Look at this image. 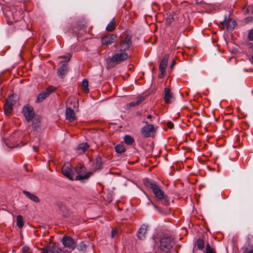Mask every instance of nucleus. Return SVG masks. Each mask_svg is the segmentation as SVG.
I'll return each mask as SVG.
<instances>
[{
    "label": "nucleus",
    "mask_w": 253,
    "mask_h": 253,
    "mask_svg": "<svg viewBox=\"0 0 253 253\" xmlns=\"http://www.w3.org/2000/svg\"><path fill=\"white\" fill-rule=\"evenodd\" d=\"M116 28L115 20L113 18L111 22L107 25L106 30L108 32H112Z\"/></svg>",
    "instance_id": "393cba45"
},
{
    "label": "nucleus",
    "mask_w": 253,
    "mask_h": 253,
    "mask_svg": "<svg viewBox=\"0 0 253 253\" xmlns=\"http://www.w3.org/2000/svg\"><path fill=\"white\" fill-rule=\"evenodd\" d=\"M221 24L223 29L231 31L235 28L236 23L235 20L231 19H228L227 20L225 19L224 21L221 22Z\"/></svg>",
    "instance_id": "4468645a"
},
{
    "label": "nucleus",
    "mask_w": 253,
    "mask_h": 253,
    "mask_svg": "<svg viewBox=\"0 0 253 253\" xmlns=\"http://www.w3.org/2000/svg\"><path fill=\"white\" fill-rule=\"evenodd\" d=\"M33 149H34V150L36 152L38 151V147H37L36 146H33Z\"/></svg>",
    "instance_id": "de8ad7c7"
},
{
    "label": "nucleus",
    "mask_w": 253,
    "mask_h": 253,
    "mask_svg": "<svg viewBox=\"0 0 253 253\" xmlns=\"http://www.w3.org/2000/svg\"><path fill=\"white\" fill-rule=\"evenodd\" d=\"M238 118H242L243 117V116L242 115V114L241 115H238L237 116Z\"/></svg>",
    "instance_id": "603ef678"
},
{
    "label": "nucleus",
    "mask_w": 253,
    "mask_h": 253,
    "mask_svg": "<svg viewBox=\"0 0 253 253\" xmlns=\"http://www.w3.org/2000/svg\"><path fill=\"white\" fill-rule=\"evenodd\" d=\"M61 241L65 248H67L71 250H74L76 247L75 242L70 236H64Z\"/></svg>",
    "instance_id": "9b49d317"
},
{
    "label": "nucleus",
    "mask_w": 253,
    "mask_h": 253,
    "mask_svg": "<svg viewBox=\"0 0 253 253\" xmlns=\"http://www.w3.org/2000/svg\"><path fill=\"white\" fill-rule=\"evenodd\" d=\"M68 71V65L66 63H63L60 67L57 69V75L60 78H63L64 76L66 74Z\"/></svg>",
    "instance_id": "2eb2a0df"
},
{
    "label": "nucleus",
    "mask_w": 253,
    "mask_h": 253,
    "mask_svg": "<svg viewBox=\"0 0 253 253\" xmlns=\"http://www.w3.org/2000/svg\"><path fill=\"white\" fill-rule=\"evenodd\" d=\"M129 58L130 57L127 52L122 51H120V50H119L118 52L113 55L111 57L110 61L116 64H119L126 60Z\"/></svg>",
    "instance_id": "0eeeda50"
},
{
    "label": "nucleus",
    "mask_w": 253,
    "mask_h": 253,
    "mask_svg": "<svg viewBox=\"0 0 253 253\" xmlns=\"http://www.w3.org/2000/svg\"><path fill=\"white\" fill-rule=\"evenodd\" d=\"M62 172L63 174L69 179L71 180H74L73 176L74 172L73 171L72 166L70 165H64L62 169Z\"/></svg>",
    "instance_id": "ddd939ff"
},
{
    "label": "nucleus",
    "mask_w": 253,
    "mask_h": 253,
    "mask_svg": "<svg viewBox=\"0 0 253 253\" xmlns=\"http://www.w3.org/2000/svg\"><path fill=\"white\" fill-rule=\"evenodd\" d=\"M251 62H252V63L253 64V56L252 57V61H251Z\"/></svg>",
    "instance_id": "864d4df0"
},
{
    "label": "nucleus",
    "mask_w": 253,
    "mask_h": 253,
    "mask_svg": "<svg viewBox=\"0 0 253 253\" xmlns=\"http://www.w3.org/2000/svg\"><path fill=\"white\" fill-rule=\"evenodd\" d=\"M147 125L142 127L141 129V132L142 136L145 138H148L151 136L152 134H154L156 132V129L153 125H148L147 122H143Z\"/></svg>",
    "instance_id": "1a4fd4ad"
},
{
    "label": "nucleus",
    "mask_w": 253,
    "mask_h": 253,
    "mask_svg": "<svg viewBox=\"0 0 253 253\" xmlns=\"http://www.w3.org/2000/svg\"><path fill=\"white\" fill-rule=\"evenodd\" d=\"M33 108L29 105H26L23 107V111H33Z\"/></svg>",
    "instance_id": "c9c22d12"
},
{
    "label": "nucleus",
    "mask_w": 253,
    "mask_h": 253,
    "mask_svg": "<svg viewBox=\"0 0 253 253\" xmlns=\"http://www.w3.org/2000/svg\"><path fill=\"white\" fill-rule=\"evenodd\" d=\"M175 61L174 60H173L170 65V68L172 69V67L175 65Z\"/></svg>",
    "instance_id": "37998d69"
},
{
    "label": "nucleus",
    "mask_w": 253,
    "mask_h": 253,
    "mask_svg": "<svg viewBox=\"0 0 253 253\" xmlns=\"http://www.w3.org/2000/svg\"><path fill=\"white\" fill-rule=\"evenodd\" d=\"M145 100V98L142 97H139L136 100L132 101L126 105V109L128 110L132 107H135L138 105L141 102Z\"/></svg>",
    "instance_id": "aec40b11"
},
{
    "label": "nucleus",
    "mask_w": 253,
    "mask_h": 253,
    "mask_svg": "<svg viewBox=\"0 0 253 253\" xmlns=\"http://www.w3.org/2000/svg\"><path fill=\"white\" fill-rule=\"evenodd\" d=\"M131 44V36L127 34H124L120 38L119 50L120 51L127 52L130 49Z\"/></svg>",
    "instance_id": "f03ea898"
},
{
    "label": "nucleus",
    "mask_w": 253,
    "mask_h": 253,
    "mask_svg": "<svg viewBox=\"0 0 253 253\" xmlns=\"http://www.w3.org/2000/svg\"><path fill=\"white\" fill-rule=\"evenodd\" d=\"M175 243L173 238L170 237L162 238L160 240V249L161 251L168 253L173 247Z\"/></svg>",
    "instance_id": "20e7f679"
},
{
    "label": "nucleus",
    "mask_w": 253,
    "mask_h": 253,
    "mask_svg": "<svg viewBox=\"0 0 253 253\" xmlns=\"http://www.w3.org/2000/svg\"><path fill=\"white\" fill-rule=\"evenodd\" d=\"M197 4H199V2L198 1H197Z\"/></svg>",
    "instance_id": "6e6d98bb"
},
{
    "label": "nucleus",
    "mask_w": 253,
    "mask_h": 253,
    "mask_svg": "<svg viewBox=\"0 0 253 253\" xmlns=\"http://www.w3.org/2000/svg\"><path fill=\"white\" fill-rule=\"evenodd\" d=\"M5 15L9 25L12 24L13 22L20 21L23 18L21 11H14V9L6 11Z\"/></svg>",
    "instance_id": "423d86ee"
},
{
    "label": "nucleus",
    "mask_w": 253,
    "mask_h": 253,
    "mask_svg": "<svg viewBox=\"0 0 253 253\" xmlns=\"http://www.w3.org/2000/svg\"><path fill=\"white\" fill-rule=\"evenodd\" d=\"M248 39L250 41H253V29L249 31L248 34Z\"/></svg>",
    "instance_id": "e433bc0d"
},
{
    "label": "nucleus",
    "mask_w": 253,
    "mask_h": 253,
    "mask_svg": "<svg viewBox=\"0 0 253 253\" xmlns=\"http://www.w3.org/2000/svg\"><path fill=\"white\" fill-rule=\"evenodd\" d=\"M223 114L225 116H228V115H231L232 114L231 113L226 114V113H225V112H224Z\"/></svg>",
    "instance_id": "09e8293b"
},
{
    "label": "nucleus",
    "mask_w": 253,
    "mask_h": 253,
    "mask_svg": "<svg viewBox=\"0 0 253 253\" xmlns=\"http://www.w3.org/2000/svg\"><path fill=\"white\" fill-rule=\"evenodd\" d=\"M92 173L91 172H89L84 175L79 174L76 177L75 180H82L83 179H86L90 177V176L91 175H92Z\"/></svg>",
    "instance_id": "bb28decb"
},
{
    "label": "nucleus",
    "mask_w": 253,
    "mask_h": 253,
    "mask_svg": "<svg viewBox=\"0 0 253 253\" xmlns=\"http://www.w3.org/2000/svg\"><path fill=\"white\" fill-rule=\"evenodd\" d=\"M154 207H155L156 208H157V207L156 206L154 205V204H153Z\"/></svg>",
    "instance_id": "5fc2aeb1"
},
{
    "label": "nucleus",
    "mask_w": 253,
    "mask_h": 253,
    "mask_svg": "<svg viewBox=\"0 0 253 253\" xmlns=\"http://www.w3.org/2000/svg\"><path fill=\"white\" fill-rule=\"evenodd\" d=\"M102 160L100 155H97L95 160L94 163V169L95 170L101 169L102 167Z\"/></svg>",
    "instance_id": "412c9836"
},
{
    "label": "nucleus",
    "mask_w": 253,
    "mask_h": 253,
    "mask_svg": "<svg viewBox=\"0 0 253 253\" xmlns=\"http://www.w3.org/2000/svg\"><path fill=\"white\" fill-rule=\"evenodd\" d=\"M86 246L84 242H81L78 246V249L80 251H84L85 250Z\"/></svg>",
    "instance_id": "f704fd0d"
},
{
    "label": "nucleus",
    "mask_w": 253,
    "mask_h": 253,
    "mask_svg": "<svg viewBox=\"0 0 253 253\" xmlns=\"http://www.w3.org/2000/svg\"><path fill=\"white\" fill-rule=\"evenodd\" d=\"M167 126L170 129H172L174 127L173 124L171 122H168L167 123Z\"/></svg>",
    "instance_id": "4c0bfd02"
},
{
    "label": "nucleus",
    "mask_w": 253,
    "mask_h": 253,
    "mask_svg": "<svg viewBox=\"0 0 253 253\" xmlns=\"http://www.w3.org/2000/svg\"><path fill=\"white\" fill-rule=\"evenodd\" d=\"M66 118L70 122H73L77 119L75 112H66Z\"/></svg>",
    "instance_id": "b1692460"
},
{
    "label": "nucleus",
    "mask_w": 253,
    "mask_h": 253,
    "mask_svg": "<svg viewBox=\"0 0 253 253\" xmlns=\"http://www.w3.org/2000/svg\"><path fill=\"white\" fill-rule=\"evenodd\" d=\"M221 116H222L223 119H225L226 121L228 120V119H229L228 118H225L224 117H223V114H222Z\"/></svg>",
    "instance_id": "8fccbe9b"
},
{
    "label": "nucleus",
    "mask_w": 253,
    "mask_h": 253,
    "mask_svg": "<svg viewBox=\"0 0 253 253\" xmlns=\"http://www.w3.org/2000/svg\"><path fill=\"white\" fill-rule=\"evenodd\" d=\"M227 109H233V110L234 109V108L232 106H228L227 107ZM235 109L239 110V108H235Z\"/></svg>",
    "instance_id": "c03bdc74"
},
{
    "label": "nucleus",
    "mask_w": 253,
    "mask_h": 253,
    "mask_svg": "<svg viewBox=\"0 0 253 253\" xmlns=\"http://www.w3.org/2000/svg\"><path fill=\"white\" fill-rule=\"evenodd\" d=\"M23 113L27 122H33V127L35 130L40 127L41 117L40 116L36 115L35 112H23Z\"/></svg>",
    "instance_id": "f257e3e1"
},
{
    "label": "nucleus",
    "mask_w": 253,
    "mask_h": 253,
    "mask_svg": "<svg viewBox=\"0 0 253 253\" xmlns=\"http://www.w3.org/2000/svg\"><path fill=\"white\" fill-rule=\"evenodd\" d=\"M56 89V87L53 85H49L45 90L39 93L37 96L36 102H41L48 97Z\"/></svg>",
    "instance_id": "6e6552de"
},
{
    "label": "nucleus",
    "mask_w": 253,
    "mask_h": 253,
    "mask_svg": "<svg viewBox=\"0 0 253 253\" xmlns=\"http://www.w3.org/2000/svg\"><path fill=\"white\" fill-rule=\"evenodd\" d=\"M161 73V74L159 75V78L160 79H162L164 77V76H165V74H166V71H164V70H160Z\"/></svg>",
    "instance_id": "ea45409f"
},
{
    "label": "nucleus",
    "mask_w": 253,
    "mask_h": 253,
    "mask_svg": "<svg viewBox=\"0 0 253 253\" xmlns=\"http://www.w3.org/2000/svg\"><path fill=\"white\" fill-rule=\"evenodd\" d=\"M23 193L32 201L35 203H39L40 202L39 198L35 195L26 190L23 191Z\"/></svg>",
    "instance_id": "4be33fe9"
},
{
    "label": "nucleus",
    "mask_w": 253,
    "mask_h": 253,
    "mask_svg": "<svg viewBox=\"0 0 253 253\" xmlns=\"http://www.w3.org/2000/svg\"><path fill=\"white\" fill-rule=\"evenodd\" d=\"M197 246L198 249L203 250L204 248V240L201 238L198 239L197 241Z\"/></svg>",
    "instance_id": "2f4dec72"
},
{
    "label": "nucleus",
    "mask_w": 253,
    "mask_h": 253,
    "mask_svg": "<svg viewBox=\"0 0 253 253\" xmlns=\"http://www.w3.org/2000/svg\"><path fill=\"white\" fill-rule=\"evenodd\" d=\"M30 250V248L27 246H25L22 248V251L23 253H29L28 251Z\"/></svg>",
    "instance_id": "58836bf2"
},
{
    "label": "nucleus",
    "mask_w": 253,
    "mask_h": 253,
    "mask_svg": "<svg viewBox=\"0 0 253 253\" xmlns=\"http://www.w3.org/2000/svg\"><path fill=\"white\" fill-rule=\"evenodd\" d=\"M205 253H216L214 249L212 248L209 243H208L206 246Z\"/></svg>",
    "instance_id": "72a5a7b5"
},
{
    "label": "nucleus",
    "mask_w": 253,
    "mask_h": 253,
    "mask_svg": "<svg viewBox=\"0 0 253 253\" xmlns=\"http://www.w3.org/2000/svg\"><path fill=\"white\" fill-rule=\"evenodd\" d=\"M85 169V168L84 167V165L80 163L78 164L75 169V171L78 174L81 173L83 171H84Z\"/></svg>",
    "instance_id": "cd10ccee"
},
{
    "label": "nucleus",
    "mask_w": 253,
    "mask_h": 253,
    "mask_svg": "<svg viewBox=\"0 0 253 253\" xmlns=\"http://www.w3.org/2000/svg\"><path fill=\"white\" fill-rule=\"evenodd\" d=\"M147 226L145 225H142L139 229L137 236L140 240H144L145 238V234L147 232Z\"/></svg>",
    "instance_id": "a211bd4d"
},
{
    "label": "nucleus",
    "mask_w": 253,
    "mask_h": 253,
    "mask_svg": "<svg viewBox=\"0 0 253 253\" xmlns=\"http://www.w3.org/2000/svg\"><path fill=\"white\" fill-rule=\"evenodd\" d=\"M41 253H70L67 250H62L59 244L56 243L50 244L49 246L41 249Z\"/></svg>",
    "instance_id": "39448f33"
},
{
    "label": "nucleus",
    "mask_w": 253,
    "mask_h": 253,
    "mask_svg": "<svg viewBox=\"0 0 253 253\" xmlns=\"http://www.w3.org/2000/svg\"><path fill=\"white\" fill-rule=\"evenodd\" d=\"M4 113L6 116H10L11 115L12 112H4Z\"/></svg>",
    "instance_id": "a18cd8bd"
},
{
    "label": "nucleus",
    "mask_w": 253,
    "mask_h": 253,
    "mask_svg": "<svg viewBox=\"0 0 253 253\" xmlns=\"http://www.w3.org/2000/svg\"><path fill=\"white\" fill-rule=\"evenodd\" d=\"M124 141L127 145H130L132 144L134 140L131 136L127 135L124 137Z\"/></svg>",
    "instance_id": "c756f323"
},
{
    "label": "nucleus",
    "mask_w": 253,
    "mask_h": 253,
    "mask_svg": "<svg viewBox=\"0 0 253 253\" xmlns=\"http://www.w3.org/2000/svg\"><path fill=\"white\" fill-rule=\"evenodd\" d=\"M16 103V101L13 99L12 97H9L6 100L4 105V111L12 110L13 106Z\"/></svg>",
    "instance_id": "dca6fc26"
},
{
    "label": "nucleus",
    "mask_w": 253,
    "mask_h": 253,
    "mask_svg": "<svg viewBox=\"0 0 253 253\" xmlns=\"http://www.w3.org/2000/svg\"><path fill=\"white\" fill-rule=\"evenodd\" d=\"M164 100L166 103H171L173 100V97L170 90L168 87L165 88Z\"/></svg>",
    "instance_id": "f3484780"
},
{
    "label": "nucleus",
    "mask_w": 253,
    "mask_h": 253,
    "mask_svg": "<svg viewBox=\"0 0 253 253\" xmlns=\"http://www.w3.org/2000/svg\"><path fill=\"white\" fill-rule=\"evenodd\" d=\"M17 225L19 228H22L24 226L23 217L21 215H18L16 217Z\"/></svg>",
    "instance_id": "c85d7f7f"
},
{
    "label": "nucleus",
    "mask_w": 253,
    "mask_h": 253,
    "mask_svg": "<svg viewBox=\"0 0 253 253\" xmlns=\"http://www.w3.org/2000/svg\"><path fill=\"white\" fill-rule=\"evenodd\" d=\"M116 233H117V231L114 230H113L112 231V235H111L112 238H114L115 237Z\"/></svg>",
    "instance_id": "79ce46f5"
},
{
    "label": "nucleus",
    "mask_w": 253,
    "mask_h": 253,
    "mask_svg": "<svg viewBox=\"0 0 253 253\" xmlns=\"http://www.w3.org/2000/svg\"><path fill=\"white\" fill-rule=\"evenodd\" d=\"M143 182L145 186L147 187H150L151 189L157 185L155 183L150 181L148 178L144 179Z\"/></svg>",
    "instance_id": "a878e982"
},
{
    "label": "nucleus",
    "mask_w": 253,
    "mask_h": 253,
    "mask_svg": "<svg viewBox=\"0 0 253 253\" xmlns=\"http://www.w3.org/2000/svg\"><path fill=\"white\" fill-rule=\"evenodd\" d=\"M82 86L85 93H88L89 92V89L88 88V81L87 80L84 79L83 81Z\"/></svg>",
    "instance_id": "473e14b6"
},
{
    "label": "nucleus",
    "mask_w": 253,
    "mask_h": 253,
    "mask_svg": "<svg viewBox=\"0 0 253 253\" xmlns=\"http://www.w3.org/2000/svg\"><path fill=\"white\" fill-rule=\"evenodd\" d=\"M115 149L118 153H122L125 152L126 149L123 145L118 144L115 147Z\"/></svg>",
    "instance_id": "7c9ffc66"
},
{
    "label": "nucleus",
    "mask_w": 253,
    "mask_h": 253,
    "mask_svg": "<svg viewBox=\"0 0 253 253\" xmlns=\"http://www.w3.org/2000/svg\"><path fill=\"white\" fill-rule=\"evenodd\" d=\"M157 201L160 202L165 206L169 205V200L167 196L160 189V187L156 185L152 189Z\"/></svg>",
    "instance_id": "7ed1b4c3"
},
{
    "label": "nucleus",
    "mask_w": 253,
    "mask_h": 253,
    "mask_svg": "<svg viewBox=\"0 0 253 253\" xmlns=\"http://www.w3.org/2000/svg\"><path fill=\"white\" fill-rule=\"evenodd\" d=\"M152 118V116L151 115H149L148 116H147V118L148 119H151Z\"/></svg>",
    "instance_id": "3c124183"
},
{
    "label": "nucleus",
    "mask_w": 253,
    "mask_h": 253,
    "mask_svg": "<svg viewBox=\"0 0 253 253\" xmlns=\"http://www.w3.org/2000/svg\"><path fill=\"white\" fill-rule=\"evenodd\" d=\"M59 58L67 59L69 61L71 58V55L69 54L67 56H60Z\"/></svg>",
    "instance_id": "a19ab883"
},
{
    "label": "nucleus",
    "mask_w": 253,
    "mask_h": 253,
    "mask_svg": "<svg viewBox=\"0 0 253 253\" xmlns=\"http://www.w3.org/2000/svg\"><path fill=\"white\" fill-rule=\"evenodd\" d=\"M89 145L87 143H82L80 144L77 148V150L79 151V153H84L88 148Z\"/></svg>",
    "instance_id": "5701e85b"
},
{
    "label": "nucleus",
    "mask_w": 253,
    "mask_h": 253,
    "mask_svg": "<svg viewBox=\"0 0 253 253\" xmlns=\"http://www.w3.org/2000/svg\"><path fill=\"white\" fill-rule=\"evenodd\" d=\"M30 253V252H29V253Z\"/></svg>",
    "instance_id": "4d7b16f0"
},
{
    "label": "nucleus",
    "mask_w": 253,
    "mask_h": 253,
    "mask_svg": "<svg viewBox=\"0 0 253 253\" xmlns=\"http://www.w3.org/2000/svg\"><path fill=\"white\" fill-rule=\"evenodd\" d=\"M117 38L116 34H105L101 37V43L105 45H110L117 41Z\"/></svg>",
    "instance_id": "9d476101"
},
{
    "label": "nucleus",
    "mask_w": 253,
    "mask_h": 253,
    "mask_svg": "<svg viewBox=\"0 0 253 253\" xmlns=\"http://www.w3.org/2000/svg\"><path fill=\"white\" fill-rule=\"evenodd\" d=\"M169 58V55L166 54L163 59L162 60L160 65H159V69L160 70H164L166 71V69L167 67L168 62Z\"/></svg>",
    "instance_id": "6ab92c4d"
},
{
    "label": "nucleus",
    "mask_w": 253,
    "mask_h": 253,
    "mask_svg": "<svg viewBox=\"0 0 253 253\" xmlns=\"http://www.w3.org/2000/svg\"><path fill=\"white\" fill-rule=\"evenodd\" d=\"M247 250H248V249H246V251H245L246 253H253V250L249 251H248Z\"/></svg>",
    "instance_id": "49530a36"
},
{
    "label": "nucleus",
    "mask_w": 253,
    "mask_h": 253,
    "mask_svg": "<svg viewBox=\"0 0 253 253\" xmlns=\"http://www.w3.org/2000/svg\"><path fill=\"white\" fill-rule=\"evenodd\" d=\"M78 107V101L74 97L69 98L66 101V111H72Z\"/></svg>",
    "instance_id": "f8f14e48"
}]
</instances>
